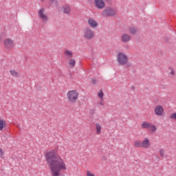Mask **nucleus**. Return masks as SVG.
<instances>
[{
    "mask_svg": "<svg viewBox=\"0 0 176 176\" xmlns=\"http://www.w3.org/2000/svg\"><path fill=\"white\" fill-rule=\"evenodd\" d=\"M75 64H76V61L75 59H70L69 61V65L70 66V68H74L75 67Z\"/></svg>",
    "mask_w": 176,
    "mask_h": 176,
    "instance_id": "obj_20",
    "label": "nucleus"
},
{
    "mask_svg": "<svg viewBox=\"0 0 176 176\" xmlns=\"http://www.w3.org/2000/svg\"><path fill=\"white\" fill-rule=\"evenodd\" d=\"M83 36L87 41H91L94 38V32L89 27H87L83 30Z\"/></svg>",
    "mask_w": 176,
    "mask_h": 176,
    "instance_id": "obj_5",
    "label": "nucleus"
},
{
    "mask_svg": "<svg viewBox=\"0 0 176 176\" xmlns=\"http://www.w3.org/2000/svg\"><path fill=\"white\" fill-rule=\"evenodd\" d=\"M169 118H170V119H173V120H176V113H172V114L169 116Z\"/></svg>",
    "mask_w": 176,
    "mask_h": 176,
    "instance_id": "obj_24",
    "label": "nucleus"
},
{
    "mask_svg": "<svg viewBox=\"0 0 176 176\" xmlns=\"http://www.w3.org/2000/svg\"><path fill=\"white\" fill-rule=\"evenodd\" d=\"M3 155H5V151H3V149L0 148V157H3Z\"/></svg>",
    "mask_w": 176,
    "mask_h": 176,
    "instance_id": "obj_25",
    "label": "nucleus"
},
{
    "mask_svg": "<svg viewBox=\"0 0 176 176\" xmlns=\"http://www.w3.org/2000/svg\"><path fill=\"white\" fill-rule=\"evenodd\" d=\"M79 98V92L76 90H70L67 93V98L71 104H75Z\"/></svg>",
    "mask_w": 176,
    "mask_h": 176,
    "instance_id": "obj_4",
    "label": "nucleus"
},
{
    "mask_svg": "<svg viewBox=\"0 0 176 176\" xmlns=\"http://www.w3.org/2000/svg\"><path fill=\"white\" fill-rule=\"evenodd\" d=\"M42 1V2H45V0H41Z\"/></svg>",
    "mask_w": 176,
    "mask_h": 176,
    "instance_id": "obj_32",
    "label": "nucleus"
},
{
    "mask_svg": "<svg viewBox=\"0 0 176 176\" xmlns=\"http://www.w3.org/2000/svg\"><path fill=\"white\" fill-rule=\"evenodd\" d=\"M3 45L6 49H13L14 47V43H13V41L10 38H6L3 41Z\"/></svg>",
    "mask_w": 176,
    "mask_h": 176,
    "instance_id": "obj_9",
    "label": "nucleus"
},
{
    "mask_svg": "<svg viewBox=\"0 0 176 176\" xmlns=\"http://www.w3.org/2000/svg\"><path fill=\"white\" fill-rule=\"evenodd\" d=\"M98 97L102 100L104 98V92H102V90L100 91V93L98 94Z\"/></svg>",
    "mask_w": 176,
    "mask_h": 176,
    "instance_id": "obj_23",
    "label": "nucleus"
},
{
    "mask_svg": "<svg viewBox=\"0 0 176 176\" xmlns=\"http://www.w3.org/2000/svg\"><path fill=\"white\" fill-rule=\"evenodd\" d=\"M135 148H142V142L141 140H136L134 142Z\"/></svg>",
    "mask_w": 176,
    "mask_h": 176,
    "instance_id": "obj_16",
    "label": "nucleus"
},
{
    "mask_svg": "<svg viewBox=\"0 0 176 176\" xmlns=\"http://www.w3.org/2000/svg\"><path fill=\"white\" fill-rule=\"evenodd\" d=\"M154 113L156 116H162L163 113H164V109L162 105H157L154 109Z\"/></svg>",
    "mask_w": 176,
    "mask_h": 176,
    "instance_id": "obj_8",
    "label": "nucleus"
},
{
    "mask_svg": "<svg viewBox=\"0 0 176 176\" xmlns=\"http://www.w3.org/2000/svg\"><path fill=\"white\" fill-rule=\"evenodd\" d=\"M87 23L91 28H97V27L98 26V23H97V21H96V20L92 18H89L87 21Z\"/></svg>",
    "mask_w": 176,
    "mask_h": 176,
    "instance_id": "obj_13",
    "label": "nucleus"
},
{
    "mask_svg": "<svg viewBox=\"0 0 176 176\" xmlns=\"http://www.w3.org/2000/svg\"><path fill=\"white\" fill-rule=\"evenodd\" d=\"M51 1V2H54V0H50Z\"/></svg>",
    "mask_w": 176,
    "mask_h": 176,
    "instance_id": "obj_31",
    "label": "nucleus"
},
{
    "mask_svg": "<svg viewBox=\"0 0 176 176\" xmlns=\"http://www.w3.org/2000/svg\"><path fill=\"white\" fill-rule=\"evenodd\" d=\"M5 127H6V122L5 120L0 118V131H2Z\"/></svg>",
    "mask_w": 176,
    "mask_h": 176,
    "instance_id": "obj_15",
    "label": "nucleus"
},
{
    "mask_svg": "<svg viewBox=\"0 0 176 176\" xmlns=\"http://www.w3.org/2000/svg\"><path fill=\"white\" fill-rule=\"evenodd\" d=\"M45 160L50 168L52 176H60L61 170L65 171L67 165L61 156L57 153V150H52L45 154Z\"/></svg>",
    "mask_w": 176,
    "mask_h": 176,
    "instance_id": "obj_1",
    "label": "nucleus"
},
{
    "mask_svg": "<svg viewBox=\"0 0 176 176\" xmlns=\"http://www.w3.org/2000/svg\"><path fill=\"white\" fill-rule=\"evenodd\" d=\"M99 104H100V105H102V106H104V102H100L99 103Z\"/></svg>",
    "mask_w": 176,
    "mask_h": 176,
    "instance_id": "obj_30",
    "label": "nucleus"
},
{
    "mask_svg": "<svg viewBox=\"0 0 176 176\" xmlns=\"http://www.w3.org/2000/svg\"><path fill=\"white\" fill-rule=\"evenodd\" d=\"M170 74L172 76H174V75H175V72L174 71V69H172L170 72Z\"/></svg>",
    "mask_w": 176,
    "mask_h": 176,
    "instance_id": "obj_29",
    "label": "nucleus"
},
{
    "mask_svg": "<svg viewBox=\"0 0 176 176\" xmlns=\"http://www.w3.org/2000/svg\"><path fill=\"white\" fill-rule=\"evenodd\" d=\"M12 76H14V78H19V76H20V74H19V72H17L16 70L14 69H11L10 71Z\"/></svg>",
    "mask_w": 176,
    "mask_h": 176,
    "instance_id": "obj_17",
    "label": "nucleus"
},
{
    "mask_svg": "<svg viewBox=\"0 0 176 176\" xmlns=\"http://www.w3.org/2000/svg\"><path fill=\"white\" fill-rule=\"evenodd\" d=\"M87 176H96L94 173H92L90 170L87 171Z\"/></svg>",
    "mask_w": 176,
    "mask_h": 176,
    "instance_id": "obj_26",
    "label": "nucleus"
},
{
    "mask_svg": "<svg viewBox=\"0 0 176 176\" xmlns=\"http://www.w3.org/2000/svg\"><path fill=\"white\" fill-rule=\"evenodd\" d=\"M118 14V9L115 7L107 6L103 8V10L100 12L102 17H115Z\"/></svg>",
    "mask_w": 176,
    "mask_h": 176,
    "instance_id": "obj_2",
    "label": "nucleus"
},
{
    "mask_svg": "<svg viewBox=\"0 0 176 176\" xmlns=\"http://www.w3.org/2000/svg\"><path fill=\"white\" fill-rule=\"evenodd\" d=\"M96 133L97 134H100L101 133V126L99 123L96 124Z\"/></svg>",
    "mask_w": 176,
    "mask_h": 176,
    "instance_id": "obj_21",
    "label": "nucleus"
},
{
    "mask_svg": "<svg viewBox=\"0 0 176 176\" xmlns=\"http://www.w3.org/2000/svg\"><path fill=\"white\" fill-rule=\"evenodd\" d=\"M94 3L97 9L105 8V1L104 0H94Z\"/></svg>",
    "mask_w": 176,
    "mask_h": 176,
    "instance_id": "obj_10",
    "label": "nucleus"
},
{
    "mask_svg": "<svg viewBox=\"0 0 176 176\" xmlns=\"http://www.w3.org/2000/svg\"><path fill=\"white\" fill-rule=\"evenodd\" d=\"M65 55L66 56V57L67 58H72V56H73V54L71 51L69 50H65Z\"/></svg>",
    "mask_w": 176,
    "mask_h": 176,
    "instance_id": "obj_18",
    "label": "nucleus"
},
{
    "mask_svg": "<svg viewBox=\"0 0 176 176\" xmlns=\"http://www.w3.org/2000/svg\"><path fill=\"white\" fill-rule=\"evenodd\" d=\"M91 85H96V83H97V80L92 78V80H91Z\"/></svg>",
    "mask_w": 176,
    "mask_h": 176,
    "instance_id": "obj_27",
    "label": "nucleus"
},
{
    "mask_svg": "<svg viewBox=\"0 0 176 176\" xmlns=\"http://www.w3.org/2000/svg\"><path fill=\"white\" fill-rule=\"evenodd\" d=\"M151 146V142L149 141V138H145L142 142V148L144 149H148Z\"/></svg>",
    "mask_w": 176,
    "mask_h": 176,
    "instance_id": "obj_12",
    "label": "nucleus"
},
{
    "mask_svg": "<svg viewBox=\"0 0 176 176\" xmlns=\"http://www.w3.org/2000/svg\"><path fill=\"white\" fill-rule=\"evenodd\" d=\"M142 129H151V131H156L157 129H156V126L152 124L151 122L144 121L142 123V126H141Z\"/></svg>",
    "mask_w": 176,
    "mask_h": 176,
    "instance_id": "obj_7",
    "label": "nucleus"
},
{
    "mask_svg": "<svg viewBox=\"0 0 176 176\" xmlns=\"http://www.w3.org/2000/svg\"><path fill=\"white\" fill-rule=\"evenodd\" d=\"M121 41L123 43H127L129 41H131V36L126 33L121 35Z\"/></svg>",
    "mask_w": 176,
    "mask_h": 176,
    "instance_id": "obj_11",
    "label": "nucleus"
},
{
    "mask_svg": "<svg viewBox=\"0 0 176 176\" xmlns=\"http://www.w3.org/2000/svg\"><path fill=\"white\" fill-rule=\"evenodd\" d=\"M117 62L119 65H126V68H129V67H131L130 63H129V58L127 57V55L123 52H119L117 54Z\"/></svg>",
    "mask_w": 176,
    "mask_h": 176,
    "instance_id": "obj_3",
    "label": "nucleus"
},
{
    "mask_svg": "<svg viewBox=\"0 0 176 176\" xmlns=\"http://www.w3.org/2000/svg\"><path fill=\"white\" fill-rule=\"evenodd\" d=\"M104 2H107V3H109V5L112 4V0H104Z\"/></svg>",
    "mask_w": 176,
    "mask_h": 176,
    "instance_id": "obj_28",
    "label": "nucleus"
},
{
    "mask_svg": "<svg viewBox=\"0 0 176 176\" xmlns=\"http://www.w3.org/2000/svg\"><path fill=\"white\" fill-rule=\"evenodd\" d=\"M160 155L161 157H166V155L164 154V149L163 148L160 149Z\"/></svg>",
    "mask_w": 176,
    "mask_h": 176,
    "instance_id": "obj_22",
    "label": "nucleus"
},
{
    "mask_svg": "<svg viewBox=\"0 0 176 176\" xmlns=\"http://www.w3.org/2000/svg\"><path fill=\"white\" fill-rule=\"evenodd\" d=\"M137 31H138L137 28H134V27L129 28V32L132 35H135V34H137Z\"/></svg>",
    "mask_w": 176,
    "mask_h": 176,
    "instance_id": "obj_19",
    "label": "nucleus"
},
{
    "mask_svg": "<svg viewBox=\"0 0 176 176\" xmlns=\"http://www.w3.org/2000/svg\"><path fill=\"white\" fill-rule=\"evenodd\" d=\"M38 16L39 19H41V20L43 21V23H47L49 18L47 17V14H46V13H45V8H41L38 10Z\"/></svg>",
    "mask_w": 176,
    "mask_h": 176,
    "instance_id": "obj_6",
    "label": "nucleus"
},
{
    "mask_svg": "<svg viewBox=\"0 0 176 176\" xmlns=\"http://www.w3.org/2000/svg\"><path fill=\"white\" fill-rule=\"evenodd\" d=\"M62 9L63 10V13L65 14H70L71 13V7L68 5H65L62 7Z\"/></svg>",
    "mask_w": 176,
    "mask_h": 176,
    "instance_id": "obj_14",
    "label": "nucleus"
}]
</instances>
